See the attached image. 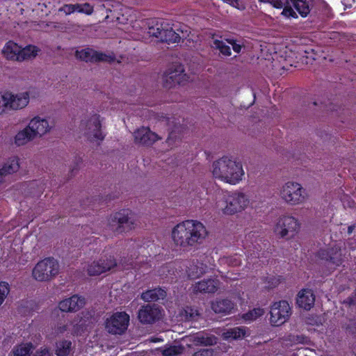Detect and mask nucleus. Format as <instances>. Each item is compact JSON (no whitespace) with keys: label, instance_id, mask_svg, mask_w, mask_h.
<instances>
[{"label":"nucleus","instance_id":"09e8293b","mask_svg":"<svg viewBox=\"0 0 356 356\" xmlns=\"http://www.w3.org/2000/svg\"><path fill=\"white\" fill-rule=\"evenodd\" d=\"M264 3H269L277 8H282L284 5L289 4V0H259Z\"/></svg>","mask_w":356,"mask_h":356},{"label":"nucleus","instance_id":"9b49d317","mask_svg":"<svg viewBox=\"0 0 356 356\" xmlns=\"http://www.w3.org/2000/svg\"><path fill=\"white\" fill-rule=\"evenodd\" d=\"M188 79L182 65H173L163 73L162 84L166 88H171L176 85L184 84Z\"/></svg>","mask_w":356,"mask_h":356},{"label":"nucleus","instance_id":"2f4dec72","mask_svg":"<svg viewBox=\"0 0 356 356\" xmlns=\"http://www.w3.org/2000/svg\"><path fill=\"white\" fill-rule=\"evenodd\" d=\"M182 35H180L179 33L176 32L171 28L168 23V26L165 28L163 35L162 36L161 42H179L181 38L186 36V34L181 31Z\"/></svg>","mask_w":356,"mask_h":356},{"label":"nucleus","instance_id":"a211bd4d","mask_svg":"<svg viewBox=\"0 0 356 356\" xmlns=\"http://www.w3.org/2000/svg\"><path fill=\"white\" fill-rule=\"evenodd\" d=\"M134 137L135 143L146 146L152 145L156 141L161 139L156 133L145 127L135 131Z\"/></svg>","mask_w":356,"mask_h":356},{"label":"nucleus","instance_id":"4c0bfd02","mask_svg":"<svg viewBox=\"0 0 356 356\" xmlns=\"http://www.w3.org/2000/svg\"><path fill=\"white\" fill-rule=\"evenodd\" d=\"M184 348L181 346H170L159 349L158 351L163 356H177L183 352Z\"/></svg>","mask_w":356,"mask_h":356},{"label":"nucleus","instance_id":"603ef678","mask_svg":"<svg viewBox=\"0 0 356 356\" xmlns=\"http://www.w3.org/2000/svg\"><path fill=\"white\" fill-rule=\"evenodd\" d=\"M226 41L232 46V49L235 52L239 53L241 51L242 46L241 44H238L235 40L227 39Z\"/></svg>","mask_w":356,"mask_h":356},{"label":"nucleus","instance_id":"6e6552de","mask_svg":"<svg viewBox=\"0 0 356 356\" xmlns=\"http://www.w3.org/2000/svg\"><path fill=\"white\" fill-rule=\"evenodd\" d=\"M59 265L53 258H46L39 261L33 269V277L40 282L50 280L58 274Z\"/></svg>","mask_w":356,"mask_h":356},{"label":"nucleus","instance_id":"f257e3e1","mask_svg":"<svg viewBox=\"0 0 356 356\" xmlns=\"http://www.w3.org/2000/svg\"><path fill=\"white\" fill-rule=\"evenodd\" d=\"M208 236L206 227L200 221L187 220L176 225L171 231L175 247L189 250L203 243Z\"/></svg>","mask_w":356,"mask_h":356},{"label":"nucleus","instance_id":"0eeeda50","mask_svg":"<svg viewBox=\"0 0 356 356\" xmlns=\"http://www.w3.org/2000/svg\"><path fill=\"white\" fill-rule=\"evenodd\" d=\"M298 220L291 216L280 217L273 228L275 235L279 238L289 240L295 237L300 230Z\"/></svg>","mask_w":356,"mask_h":356},{"label":"nucleus","instance_id":"9d476101","mask_svg":"<svg viewBox=\"0 0 356 356\" xmlns=\"http://www.w3.org/2000/svg\"><path fill=\"white\" fill-rule=\"evenodd\" d=\"M270 314V324L273 326H280L289 320L291 308L286 300L275 302L271 305Z\"/></svg>","mask_w":356,"mask_h":356},{"label":"nucleus","instance_id":"dca6fc26","mask_svg":"<svg viewBox=\"0 0 356 356\" xmlns=\"http://www.w3.org/2000/svg\"><path fill=\"white\" fill-rule=\"evenodd\" d=\"M117 264L115 259L109 256L106 259H100L97 261H93L88 266V273L90 276L99 275L106 271L111 270L113 268L116 266Z\"/></svg>","mask_w":356,"mask_h":356},{"label":"nucleus","instance_id":"aec40b11","mask_svg":"<svg viewBox=\"0 0 356 356\" xmlns=\"http://www.w3.org/2000/svg\"><path fill=\"white\" fill-rule=\"evenodd\" d=\"M206 258L207 257L202 259H193L189 263L186 269L189 278L197 279L208 273L210 268L205 263Z\"/></svg>","mask_w":356,"mask_h":356},{"label":"nucleus","instance_id":"7ed1b4c3","mask_svg":"<svg viewBox=\"0 0 356 356\" xmlns=\"http://www.w3.org/2000/svg\"><path fill=\"white\" fill-rule=\"evenodd\" d=\"M250 204L249 196L235 191L223 194L216 202V207L225 215H234L245 210Z\"/></svg>","mask_w":356,"mask_h":356},{"label":"nucleus","instance_id":"6e6d98bb","mask_svg":"<svg viewBox=\"0 0 356 356\" xmlns=\"http://www.w3.org/2000/svg\"><path fill=\"white\" fill-rule=\"evenodd\" d=\"M248 257H251V258H257L259 257V254L258 252H253L252 253L250 252V251L248 252Z\"/></svg>","mask_w":356,"mask_h":356},{"label":"nucleus","instance_id":"c756f323","mask_svg":"<svg viewBox=\"0 0 356 356\" xmlns=\"http://www.w3.org/2000/svg\"><path fill=\"white\" fill-rule=\"evenodd\" d=\"M19 168L18 159L14 158L6 161L0 169V184L4 181L6 176L17 172Z\"/></svg>","mask_w":356,"mask_h":356},{"label":"nucleus","instance_id":"4be33fe9","mask_svg":"<svg viewBox=\"0 0 356 356\" xmlns=\"http://www.w3.org/2000/svg\"><path fill=\"white\" fill-rule=\"evenodd\" d=\"M315 296L311 289L301 290L297 297V305L305 309L309 310L314 305Z\"/></svg>","mask_w":356,"mask_h":356},{"label":"nucleus","instance_id":"20e7f679","mask_svg":"<svg viewBox=\"0 0 356 356\" xmlns=\"http://www.w3.org/2000/svg\"><path fill=\"white\" fill-rule=\"evenodd\" d=\"M103 120L97 113L89 114L80 122V133L88 141L99 144L106 136L102 129Z\"/></svg>","mask_w":356,"mask_h":356},{"label":"nucleus","instance_id":"72a5a7b5","mask_svg":"<svg viewBox=\"0 0 356 356\" xmlns=\"http://www.w3.org/2000/svg\"><path fill=\"white\" fill-rule=\"evenodd\" d=\"M40 51V49L34 45H27L22 48L21 47L19 62L35 58Z\"/></svg>","mask_w":356,"mask_h":356},{"label":"nucleus","instance_id":"f03ea898","mask_svg":"<svg viewBox=\"0 0 356 356\" xmlns=\"http://www.w3.org/2000/svg\"><path fill=\"white\" fill-rule=\"evenodd\" d=\"M211 172L214 178L232 185L239 183L244 176L241 163L227 156L213 163Z\"/></svg>","mask_w":356,"mask_h":356},{"label":"nucleus","instance_id":"393cba45","mask_svg":"<svg viewBox=\"0 0 356 356\" xmlns=\"http://www.w3.org/2000/svg\"><path fill=\"white\" fill-rule=\"evenodd\" d=\"M234 308V302L229 299H217L211 303V309L216 314H228Z\"/></svg>","mask_w":356,"mask_h":356},{"label":"nucleus","instance_id":"bf43d9fd","mask_svg":"<svg viewBox=\"0 0 356 356\" xmlns=\"http://www.w3.org/2000/svg\"><path fill=\"white\" fill-rule=\"evenodd\" d=\"M168 267H163V272H164L165 269L167 268Z\"/></svg>","mask_w":356,"mask_h":356},{"label":"nucleus","instance_id":"37998d69","mask_svg":"<svg viewBox=\"0 0 356 356\" xmlns=\"http://www.w3.org/2000/svg\"><path fill=\"white\" fill-rule=\"evenodd\" d=\"M221 264H227L232 266H237L241 264V259L237 255L230 257H223L220 259Z\"/></svg>","mask_w":356,"mask_h":356},{"label":"nucleus","instance_id":"bb28decb","mask_svg":"<svg viewBox=\"0 0 356 356\" xmlns=\"http://www.w3.org/2000/svg\"><path fill=\"white\" fill-rule=\"evenodd\" d=\"M66 332H70L72 334H78L79 328L78 324L73 322H69L66 324L59 323L52 329V337H56L65 334Z\"/></svg>","mask_w":356,"mask_h":356},{"label":"nucleus","instance_id":"1a4fd4ad","mask_svg":"<svg viewBox=\"0 0 356 356\" xmlns=\"http://www.w3.org/2000/svg\"><path fill=\"white\" fill-rule=\"evenodd\" d=\"M129 323V316L126 312H115L106 318L104 327L109 334H122L127 330Z\"/></svg>","mask_w":356,"mask_h":356},{"label":"nucleus","instance_id":"473e14b6","mask_svg":"<svg viewBox=\"0 0 356 356\" xmlns=\"http://www.w3.org/2000/svg\"><path fill=\"white\" fill-rule=\"evenodd\" d=\"M292 3L295 8L302 17H305L310 13L311 0H289V4Z\"/></svg>","mask_w":356,"mask_h":356},{"label":"nucleus","instance_id":"b1692460","mask_svg":"<svg viewBox=\"0 0 356 356\" xmlns=\"http://www.w3.org/2000/svg\"><path fill=\"white\" fill-rule=\"evenodd\" d=\"M250 334V330L245 326L234 327L226 330L222 334L225 340H239Z\"/></svg>","mask_w":356,"mask_h":356},{"label":"nucleus","instance_id":"412c9836","mask_svg":"<svg viewBox=\"0 0 356 356\" xmlns=\"http://www.w3.org/2000/svg\"><path fill=\"white\" fill-rule=\"evenodd\" d=\"M85 299L76 295L72 296L59 302L58 307L62 312H76L83 307Z\"/></svg>","mask_w":356,"mask_h":356},{"label":"nucleus","instance_id":"864d4df0","mask_svg":"<svg viewBox=\"0 0 356 356\" xmlns=\"http://www.w3.org/2000/svg\"><path fill=\"white\" fill-rule=\"evenodd\" d=\"M34 356H51V352L47 348H40L36 351Z\"/></svg>","mask_w":356,"mask_h":356},{"label":"nucleus","instance_id":"c9c22d12","mask_svg":"<svg viewBox=\"0 0 356 356\" xmlns=\"http://www.w3.org/2000/svg\"><path fill=\"white\" fill-rule=\"evenodd\" d=\"M183 129L181 126L175 127V129L170 132L166 140V143L169 147L172 148L181 141Z\"/></svg>","mask_w":356,"mask_h":356},{"label":"nucleus","instance_id":"5701e85b","mask_svg":"<svg viewBox=\"0 0 356 356\" xmlns=\"http://www.w3.org/2000/svg\"><path fill=\"white\" fill-rule=\"evenodd\" d=\"M20 49L21 46L10 40L5 44L1 53L6 60L19 62Z\"/></svg>","mask_w":356,"mask_h":356},{"label":"nucleus","instance_id":"ea45409f","mask_svg":"<svg viewBox=\"0 0 356 356\" xmlns=\"http://www.w3.org/2000/svg\"><path fill=\"white\" fill-rule=\"evenodd\" d=\"M265 314V310L263 308L257 307L249 311L243 315V318L246 321H252L261 317Z\"/></svg>","mask_w":356,"mask_h":356},{"label":"nucleus","instance_id":"a18cd8bd","mask_svg":"<svg viewBox=\"0 0 356 356\" xmlns=\"http://www.w3.org/2000/svg\"><path fill=\"white\" fill-rule=\"evenodd\" d=\"M9 112L6 92H0V117Z\"/></svg>","mask_w":356,"mask_h":356},{"label":"nucleus","instance_id":"f8f14e48","mask_svg":"<svg viewBox=\"0 0 356 356\" xmlns=\"http://www.w3.org/2000/svg\"><path fill=\"white\" fill-rule=\"evenodd\" d=\"M75 57L77 59L87 63H95L100 61L111 63L115 60V56L113 55L106 54L91 48H85L81 50H76L75 52Z\"/></svg>","mask_w":356,"mask_h":356},{"label":"nucleus","instance_id":"49530a36","mask_svg":"<svg viewBox=\"0 0 356 356\" xmlns=\"http://www.w3.org/2000/svg\"><path fill=\"white\" fill-rule=\"evenodd\" d=\"M10 291L9 285L6 282H0V306L3 302L5 298Z\"/></svg>","mask_w":356,"mask_h":356},{"label":"nucleus","instance_id":"7c9ffc66","mask_svg":"<svg viewBox=\"0 0 356 356\" xmlns=\"http://www.w3.org/2000/svg\"><path fill=\"white\" fill-rule=\"evenodd\" d=\"M166 292L161 288L147 290L141 294V298L146 302L156 301L164 299Z\"/></svg>","mask_w":356,"mask_h":356},{"label":"nucleus","instance_id":"2eb2a0df","mask_svg":"<svg viewBox=\"0 0 356 356\" xmlns=\"http://www.w3.org/2000/svg\"><path fill=\"white\" fill-rule=\"evenodd\" d=\"M318 254L319 257L325 260L333 268L340 266L343 262V254L339 245H336L327 250H321Z\"/></svg>","mask_w":356,"mask_h":356},{"label":"nucleus","instance_id":"ddd939ff","mask_svg":"<svg viewBox=\"0 0 356 356\" xmlns=\"http://www.w3.org/2000/svg\"><path fill=\"white\" fill-rule=\"evenodd\" d=\"M160 307L156 304H148L141 307L138 312V318L143 324H152L161 318Z\"/></svg>","mask_w":356,"mask_h":356},{"label":"nucleus","instance_id":"8fccbe9b","mask_svg":"<svg viewBox=\"0 0 356 356\" xmlns=\"http://www.w3.org/2000/svg\"><path fill=\"white\" fill-rule=\"evenodd\" d=\"M58 12H63L66 15L75 13L74 4H65L58 9Z\"/></svg>","mask_w":356,"mask_h":356},{"label":"nucleus","instance_id":"a878e982","mask_svg":"<svg viewBox=\"0 0 356 356\" xmlns=\"http://www.w3.org/2000/svg\"><path fill=\"white\" fill-rule=\"evenodd\" d=\"M168 26V22L163 20L152 19L149 22V27L147 33L156 38L161 40L163 35V31L165 27Z\"/></svg>","mask_w":356,"mask_h":356},{"label":"nucleus","instance_id":"c03bdc74","mask_svg":"<svg viewBox=\"0 0 356 356\" xmlns=\"http://www.w3.org/2000/svg\"><path fill=\"white\" fill-rule=\"evenodd\" d=\"M184 314L187 320H197L200 316L197 309L193 307H186L184 309Z\"/></svg>","mask_w":356,"mask_h":356},{"label":"nucleus","instance_id":"423d86ee","mask_svg":"<svg viewBox=\"0 0 356 356\" xmlns=\"http://www.w3.org/2000/svg\"><path fill=\"white\" fill-rule=\"evenodd\" d=\"M279 195L284 202L292 206L303 203L307 197L305 190L295 181H288L282 185Z\"/></svg>","mask_w":356,"mask_h":356},{"label":"nucleus","instance_id":"3c124183","mask_svg":"<svg viewBox=\"0 0 356 356\" xmlns=\"http://www.w3.org/2000/svg\"><path fill=\"white\" fill-rule=\"evenodd\" d=\"M193 356H214V353L212 349H201L195 352Z\"/></svg>","mask_w":356,"mask_h":356},{"label":"nucleus","instance_id":"f3484780","mask_svg":"<svg viewBox=\"0 0 356 356\" xmlns=\"http://www.w3.org/2000/svg\"><path fill=\"white\" fill-rule=\"evenodd\" d=\"M30 129L35 138L42 137L50 132L52 129L51 124L48 119L40 117L39 115L33 118L28 124Z\"/></svg>","mask_w":356,"mask_h":356},{"label":"nucleus","instance_id":"4d7b16f0","mask_svg":"<svg viewBox=\"0 0 356 356\" xmlns=\"http://www.w3.org/2000/svg\"><path fill=\"white\" fill-rule=\"evenodd\" d=\"M355 226L354 225H350L348 227V234H350L353 232V230L355 229Z\"/></svg>","mask_w":356,"mask_h":356},{"label":"nucleus","instance_id":"13d9d810","mask_svg":"<svg viewBox=\"0 0 356 356\" xmlns=\"http://www.w3.org/2000/svg\"><path fill=\"white\" fill-rule=\"evenodd\" d=\"M74 170H77V168H72L71 170L72 173H73Z\"/></svg>","mask_w":356,"mask_h":356},{"label":"nucleus","instance_id":"79ce46f5","mask_svg":"<svg viewBox=\"0 0 356 356\" xmlns=\"http://www.w3.org/2000/svg\"><path fill=\"white\" fill-rule=\"evenodd\" d=\"M74 8H75V12H78L80 13H84L88 15H91L94 11L93 6H91L88 3H75Z\"/></svg>","mask_w":356,"mask_h":356},{"label":"nucleus","instance_id":"c85d7f7f","mask_svg":"<svg viewBox=\"0 0 356 356\" xmlns=\"http://www.w3.org/2000/svg\"><path fill=\"white\" fill-rule=\"evenodd\" d=\"M190 341L195 345L212 346L217 343V338L211 334L198 332L191 336Z\"/></svg>","mask_w":356,"mask_h":356},{"label":"nucleus","instance_id":"6ab92c4d","mask_svg":"<svg viewBox=\"0 0 356 356\" xmlns=\"http://www.w3.org/2000/svg\"><path fill=\"white\" fill-rule=\"evenodd\" d=\"M220 285V282L216 278L204 279L192 285L195 293H214Z\"/></svg>","mask_w":356,"mask_h":356},{"label":"nucleus","instance_id":"f704fd0d","mask_svg":"<svg viewBox=\"0 0 356 356\" xmlns=\"http://www.w3.org/2000/svg\"><path fill=\"white\" fill-rule=\"evenodd\" d=\"M72 350L71 341L63 339L56 343L55 354L57 356H69Z\"/></svg>","mask_w":356,"mask_h":356},{"label":"nucleus","instance_id":"5fc2aeb1","mask_svg":"<svg viewBox=\"0 0 356 356\" xmlns=\"http://www.w3.org/2000/svg\"><path fill=\"white\" fill-rule=\"evenodd\" d=\"M343 303L346 304L348 306H351L353 305H355L356 303V295L347 298L343 301Z\"/></svg>","mask_w":356,"mask_h":356},{"label":"nucleus","instance_id":"e433bc0d","mask_svg":"<svg viewBox=\"0 0 356 356\" xmlns=\"http://www.w3.org/2000/svg\"><path fill=\"white\" fill-rule=\"evenodd\" d=\"M33 350L31 343H22L13 348L12 353L13 356H30Z\"/></svg>","mask_w":356,"mask_h":356},{"label":"nucleus","instance_id":"de8ad7c7","mask_svg":"<svg viewBox=\"0 0 356 356\" xmlns=\"http://www.w3.org/2000/svg\"><path fill=\"white\" fill-rule=\"evenodd\" d=\"M284 9L282 12V15L285 16L286 17H294L296 18L298 16L296 12L293 10V8L290 6L289 4H286L283 6Z\"/></svg>","mask_w":356,"mask_h":356},{"label":"nucleus","instance_id":"4468645a","mask_svg":"<svg viewBox=\"0 0 356 356\" xmlns=\"http://www.w3.org/2000/svg\"><path fill=\"white\" fill-rule=\"evenodd\" d=\"M6 94L9 111H17L24 109L29 104L30 94L29 92H22L18 93L6 92Z\"/></svg>","mask_w":356,"mask_h":356},{"label":"nucleus","instance_id":"58836bf2","mask_svg":"<svg viewBox=\"0 0 356 356\" xmlns=\"http://www.w3.org/2000/svg\"><path fill=\"white\" fill-rule=\"evenodd\" d=\"M212 47L216 49H218L220 52L224 56H230L231 49L224 41L218 39H214L213 41Z\"/></svg>","mask_w":356,"mask_h":356},{"label":"nucleus","instance_id":"39448f33","mask_svg":"<svg viewBox=\"0 0 356 356\" xmlns=\"http://www.w3.org/2000/svg\"><path fill=\"white\" fill-rule=\"evenodd\" d=\"M137 222L136 215L129 209H122L115 212L108 218L110 229L117 234L134 229L137 225Z\"/></svg>","mask_w":356,"mask_h":356},{"label":"nucleus","instance_id":"a19ab883","mask_svg":"<svg viewBox=\"0 0 356 356\" xmlns=\"http://www.w3.org/2000/svg\"><path fill=\"white\" fill-rule=\"evenodd\" d=\"M283 343L284 341L289 342L286 343V345L288 344H299V343H307L308 342V339L303 335H293V334H289L284 338L282 339Z\"/></svg>","mask_w":356,"mask_h":356},{"label":"nucleus","instance_id":"cd10ccee","mask_svg":"<svg viewBox=\"0 0 356 356\" xmlns=\"http://www.w3.org/2000/svg\"><path fill=\"white\" fill-rule=\"evenodd\" d=\"M35 138L34 134L32 133L31 130L29 129V126L27 125L25 128L16 134L14 138V143L17 146H22L28 144Z\"/></svg>","mask_w":356,"mask_h":356}]
</instances>
